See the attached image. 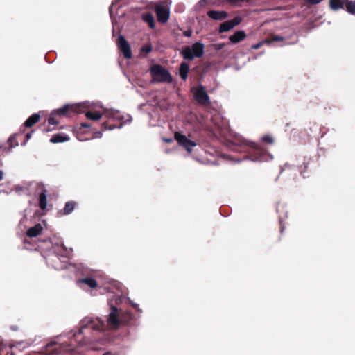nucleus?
Here are the masks:
<instances>
[{"instance_id": "f257e3e1", "label": "nucleus", "mask_w": 355, "mask_h": 355, "mask_svg": "<svg viewBox=\"0 0 355 355\" xmlns=\"http://www.w3.org/2000/svg\"><path fill=\"white\" fill-rule=\"evenodd\" d=\"M125 297L122 295H114L109 299L110 312L106 320L99 318H92L86 317L80 322V329L78 335L83 334L86 329H92L97 331H103L107 329L116 330L123 322V320L119 317V310L114 304L121 303Z\"/></svg>"}, {"instance_id": "f03ea898", "label": "nucleus", "mask_w": 355, "mask_h": 355, "mask_svg": "<svg viewBox=\"0 0 355 355\" xmlns=\"http://www.w3.org/2000/svg\"><path fill=\"white\" fill-rule=\"evenodd\" d=\"M233 144L236 146H248L252 150V152H248L249 155L244 159H249L254 162H263L272 160L273 156L260 147L257 144L247 141L241 135H236L233 140Z\"/></svg>"}, {"instance_id": "7ed1b4c3", "label": "nucleus", "mask_w": 355, "mask_h": 355, "mask_svg": "<svg viewBox=\"0 0 355 355\" xmlns=\"http://www.w3.org/2000/svg\"><path fill=\"white\" fill-rule=\"evenodd\" d=\"M84 106L83 108L89 107L91 106H95L101 108L103 110V115L109 119H112L114 120L122 121L123 124H127L132 121V116L129 114L123 115L119 110L108 109L104 107L103 104L101 102L97 103H83Z\"/></svg>"}, {"instance_id": "20e7f679", "label": "nucleus", "mask_w": 355, "mask_h": 355, "mask_svg": "<svg viewBox=\"0 0 355 355\" xmlns=\"http://www.w3.org/2000/svg\"><path fill=\"white\" fill-rule=\"evenodd\" d=\"M84 106L83 103L78 104H66L60 108L54 110L50 114L48 119V122L51 125L58 124V121L55 119V116H64L68 111L76 113H81Z\"/></svg>"}, {"instance_id": "39448f33", "label": "nucleus", "mask_w": 355, "mask_h": 355, "mask_svg": "<svg viewBox=\"0 0 355 355\" xmlns=\"http://www.w3.org/2000/svg\"><path fill=\"white\" fill-rule=\"evenodd\" d=\"M205 51V45L198 42L191 46H186L182 50V55L184 60H192L196 58H201Z\"/></svg>"}, {"instance_id": "423d86ee", "label": "nucleus", "mask_w": 355, "mask_h": 355, "mask_svg": "<svg viewBox=\"0 0 355 355\" xmlns=\"http://www.w3.org/2000/svg\"><path fill=\"white\" fill-rule=\"evenodd\" d=\"M153 80L159 83H171L172 76L169 71L159 64H153L150 67Z\"/></svg>"}, {"instance_id": "0eeeda50", "label": "nucleus", "mask_w": 355, "mask_h": 355, "mask_svg": "<svg viewBox=\"0 0 355 355\" xmlns=\"http://www.w3.org/2000/svg\"><path fill=\"white\" fill-rule=\"evenodd\" d=\"M192 91L193 93V97L199 105L202 106H207L210 105L211 101L209 96L202 85H200L197 87L193 89Z\"/></svg>"}, {"instance_id": "6e6552de", "label": "nucleus", "mask_w": 355, "mask_h": 355, "mask_svg": "<svg viewBox=\"0 0 355 355\" xmlns=\"http://www.w3.org/2000/svg\"><path fill=\"white\" fill-rule=\"evenodd\" d=\"M155 12L159 22L165 24L168 21L170 16V10L164 3H157L155 6Z\"/></svg>"}, {"instance_id": "1a4fd4ad", "label": "nucleus", "mask_w": 355, "mask_h": 355, "mask_svg": "<svg viewBox=\"0 0 355 355\" xmlns=\"http://www.w3.org/2000/svg\"><path fill=\"white\" fill-rule=\"evenodd\" d=\"M175 139L178 143L184 147L188 153H191L193 147L196 146V143L188 139L184 135L176 132L175 133Z\"/></svg>"}, {"instance_id": "9d476101", "label": "nucleus", "mask_w": 355, "mask_h": 355, "mask_svg": "<svg viewBox=\"0 0 355 355\" xmlns=\"http://www.w3.org/2000/svg\"><path fill=\"white\" fill-rule=\"evenodd\" d=\"M117 45L125 58L130 59L132 58L130 46L125 38L121 35L119 37Z\"/></svg>"}, {"instance_id": "9b49d317", "label": "nucleus", "mask_w": 355, "mask_h": 355, "mask_svg": "<svg viewBox=\"0 0 355 355\" xmlns=\"http://www.w3.org/2000/svg\"><path fill=\"white\" fill-rule=\"evenodd\" d=\"M241 22V18L239 16L235 17L233 19L223 22L219 27V33L227 32Z\"/></svg>"}, {"instance_id": "f8f14e48", "label": "nucleus", "mask_w": 355, "mask_h": 355, "mask_svg": "<svg viewBox=\"0 0 355 355\" xmlns=\"http://www.w3.org/2000/svg\"><path fill=\"white\" fill-rule=\"evenodd\" d=\"M207 16L213 20H224L227 17V13L224 10H209L207 12Z\"/></svg>"}, {"instance_id": "ddd939ff", "label": "nucleus", "mask_w": 355, "mask_h": 355, "mask_svg": "<svg viewBox=\"0 0 355 355\" xmlns=\"http://www.w3.org/2000/svg\"><path fill=\"white\" fill-rule=\"evenodd\" d=\"M77 284L82 287V285H86L90 288H95L97 287L98 283L96 279L92 278V277H85L80 279L77 281Z\"/></svg>"}, {"instance_id": "4468645a", "label": "nucleus", "mask_w": 355, "mask_h": 355, "mask_svg": "<svg viewBox=\"0 0 355 355\" xmlns=\"http://www.w3.org/2000/svg\"><path fill=\"white\" fill-rule=\"evenodd\" d=\"M58 259V257L57 255H53L46 259V263L55 270H62L65 268V265L58 263L57 261Z\"/></svg>"}, {"instance_id": "2eb2a0df", "label": "nucleus", "mask_w": 355, "mask_h": 355, "mask_svg": "<svg viewBox=\"0 0 355 355\" xmlns=\"http://www.w3.org/2000/svg\"><path fill=\"white\" fill-rule=\"evenodd\" d=\"M42 230L43 227L42 225L37 223L27 230L26 235L29 237H36L42 232Z\"/></svg>"}, {"instance_id": "dca6fc26", "label": "nucleus", "mask_w": 355, "mask_h": 355, "mask_svg": "<svg viewBox=\"0 0 355 355\" xmlns=\"http://www.w3.org/2000/svg\"><path fill=\"white\" fill-rule=\"evenodd\" d=\"M245 36L246 35L244 31H236L232 35H230L229 39L231 41V42L236 44L243 40L245 37Z\"/></svg>"}, {"instance_id": "f3484780", "label": "nucleus", "mask_w": 355, "mask_h": 355, "mask_svg": "<svg viewBox=\"0 0 355 355\" xmlns=\"http://www.w3.org/2000/svg\"><path fill=\"white\" fill-rule=\"evenodd\" d=\"M68 140H69V137L67 135L63 133H58L53 135L51 138L50 141L51 143L55 144L67 141Z\"/></svg>"}, {"instance_id": "a211bd4d", "label": "nucleus", "mask_w": 355, "mask_h": 355, "mask_svg": "<svg viewBox=\"0 0 355 355\" xmlns=\"http://www.w3.org/2000/svg\"><path fill=\"white\" fill-rule=\"evenodd\" d=\"M189 71V65L187 62H182L179 69V74L183 80H186Z\"/></svg>"}, {"instance_id": "6ab92c4d", "label": "nucleus", "mask_w": 355, "mask_h": 355, "mask_svg": "<svg viewBox=\"0 0 355 355\" xmlns=\"http://www.w3.org/2000/svg\"><path fill=\"white\" fill-rule=\"evenodd\" d=\"M39 205L42 209H45L47 206V191L44 189L39 196Z\"/></svg>"}, {"instance_id": "aec40b11", "label": "nucleus", "mask_w": 355, "mask_h": 355, "mask_svg": "<svg viewBox=\"0 0 355 355\" xmlns=\"http://www.w3.org/2000/svg\"><path fill=\"white\" fill-rule=\"evenodd\" d=\"M103 115V113L101 114L98 112H93L92 111H87L85 113V116L87 119L94 121H98L99 119H101Z\"/></svg>"}, {"instance_id": "412c9836", "label": "nucleus", "mask_w": 355, "mask_h": 355, "mask_svg": "<svg viewBox=\"0 0 355 355\" xmlns=\"http://www.w3.org/2000/svg\"><path fill=\"white\" fill-rule=\"evenodd\" d=\"M40 118V114H33L30 117H28V119L24 122V125L26 127H31L39 121Z\"/></svg>"}, {"instance_id": "4be33fe9", "label": "nucleus", "mask_w": 355, "mask_h": 355, "mask_svg": "<svg viewBox=\"0 0 355 355\" xmlns=\"http://www.w3.org/2000/svg\"><path fill=\"white\" fill-rule=\"evenodd\" d=\"M142 19L145 22L148 24L149 26L151 28H154V27H155V19H154L153 15L151 13L148 12V13L143 14Z\"/></svg>"}, {"instance_id": "5701e85b", "label": "nucleus", "mask_w": 355, "mask_h": 355, "mask_svg": "<svg viewBox=\"0 0 355 355\" xmlns=\"http://www.w3.org/2000/svg\"><path fill=\"white\" fill-rule=\"evenodd\" d=\"M329 6L331 9L337 10L343 8V0H329Z\"/></svg>"}, {"instance_id": "b1692460", "label": "nucleus", "mask_w": 355, "mask_h": 355, "mask_svg": "<svg viewBox=\"0 0 355 355\" xmlns=\"http://www.w3.org/2000/svg\"><path fill=\"white\" fill-rule=\"evenodd\" d=\"M75 205H76V203L74 202H72V201L67 202L65 204V206L64 207L63 214L65 215H68V214H71L75 208Z\"/></svg>"}, {"instance_id": "393cba45", "label": "nucleus", "mask_w": 355, "mask_h": 355, "mask_svg": "<svg viewBox=\"0 0 355 355\" xmlns=\"http://www.w3.org/2000/svg\"><path fill=\"white\" fill-rule=\"evenodd\" d=\"M346 10L348 13L355 15V1H348L346 4Z\"/></svg>"}, {"instance_id": "a878e982", "label": "nucleus", "mask_w": 355, "mask_h": 355, "mask_svg": "<svg viewBox=\"0 0 355 355\" xmlns=\"http://www.w3.org/2000/svg\"><path fill=\"white\" fill-rule=\"evenodd\" d=\"M9 145L11 148L18 146V141L16 140V135L11 136L8 139Z\"/></svg>"}, {"instance_id": "bb28decb", "label": "nucleus", "mask_w": 355, "mask_h": 355, "mask_svg": "<svg viewBox=\"0 0 355 355\" xmlns=\"http://www.w3.org/2000/svg\"><path fill=\"white\" fill-rule=\"evenodd\" d=\"M26 190V188L25 187L20 186V185H16L12 189V191H15L16 193H20L21 192L24 191Z\"/></svg>"}, {"instance_id": "cd10ccee", "label": "nucleus", "mask_w": 355, "mask_h": 355, "mask_svg": "<svg viewBox=\"0 0 355 355\" xmlns=\"http://www.w3.org/2000/svg\"><path fill=\"white\" fill-rule=\"evenodd\" d=\"M261 139L265 141V142H267V143H269V144H272L274 140H273V138L270 136V135H265L263 136Z\"/></svg>"}, {"instance_id": "c85d7f7f", "label": "nucleus", "mask_w": 355, "mask_h": 355, "mask_svg": "<svg viewBox=\"0 0 355 355\" xmlns=\"http://www.w3.org/2000/svg\"><path fill=\"white\" fill-rule=\"evenodd\" d=\"M207 0H200L196 6V9H200L205 6Z\"/></svg>"}, {"instance_id": "c756f323", "label": "nucleus", "mask_w": 355, "mask_h": 355, "mask_svg": "<svg viewBox=\"0 0 355 355\" xmlns=\"http://www.w3.org/2000/svg\"><path fill=\"white\" fill-rule=\"evenodd\" d=\"M141 51L146 52V53H149L152 51V46L150 45H146L141 48Z\"/></svg>"}, {"instance_id": "7c9ffc66", "label": "nucleus", "mask_w": 355, "mask_h": 355, "mask_svg": "<svg viewBox=\"0 0 355 355\" xmlns=\"http://www.w3.org/2000/svg\"><path fill=\"white\" fill-rule=\"evenodd\" d=\"M284 40V37L282 36L276 35L272 37L271 41L272 42H278V41H282Z\"/></svg>"}, {"instance_id": "2f4dec72", "label": "nucleus", "mask_w": 355, "mask_h": 355, "mask_svg": "<svg viewBox=\"0 0 355 355\" xmlns=\"http://www.w3.org/2000/svg\"><path fill=\"white\" fill-rule=\"evenodd\" d=\"M102 128H103V129L104 130H113V129L115 128L114 127L108 126L107 123H103L102 124Z\"/></svg>"}, {"instance_id": "473e14b6", "label": "nucleus", "mask_w": 355, "mask_h": 355, "mask_svg": "<svg viewBox=\"0 0 355 355\" xmlns=\"http://www.w3.org/2000/svg\"><path fill=\"white\" fill-rule=\"evenodd\" d=\"M305 1L308 2L311 4H318L322 2L323 0H304Z\"/></svg>"}, {"instance_id": "72a5a7b5", "label": "nucleus", "mask_w": 355, "mask_h": 355, "mask_svg": "<svg viewBox=\"0 0 355 355\" xmlns=\"http://www.w3.org/2000/svg\"><path fill=\"white\" fill-rule=\"evenodd\" d=\"M225 44L224 43L216 44L215 47L217 50H220L225 46Z\"/></svg>"}, {"instance_id": "f704fd0d", "label": "nucleus", "mask_w": 355, "mask_h": 355, "mask_svg": "<svg viewBox=\"0 0 355 355\" xmlns=\"http://www.w3.org/2000/svg\"><path fill=\"white\" fill-rule=\"evenodd\" d=\"M184 35L187 37H189L192 35V31L191 30H188L184 32Z\"/></svg>"}, {"instance_id": "c9c22d12", "label": "nucleus", "mask_w": 355, "mask_h": 355, "mask_svg": "<svg viewBox=\"0 0 355 355\" xmlns=\"http://www.w3.org/2000/svg\"><path fill=\"white\" fill-rule=\"evenodd\" d=\"M128 301L134 308L137 309L138 311H140V309L139 308V305L137 304L132 302L129 299Z\"/></svg>"}, {"instance_id": "e433bc0d", "label": "nucleus", "mask_w": 355, "mask_h": 355, "mask_svg": "<svg viewBox=\"0 0 355 355\" xmlns=\"http://www.w3.org/2000/svg\"><path fill=\"white\" fill-rule=\"evenodd\" d=\"M2 166V162H1V159H0V166ZM3 176H4V172L0 169V180H2L3 179Z\"/></svg>"}, {"instance_id": "4c0bfd02", "label": "nucleus", "mask_w": 355, "mask_h": 355, "mask_svg": "<svg viewBox=\"0 0 355 355\" xmlns=\"http://www.w3.org/2000/svg\"><path fill=\"white\" fill-rule=\"evenodd\" d=\"M31 137V132H28L26 135V140L24 142L23 145H26V142L28 141V139H30Z\"/></svg>"}, {"instance_id": "58836bf2", "label": "nucleus", "mask_w": 355, "mask_h": 355, "mask_svg": "<svg viewBox=\"0 0 355 355\" xmlns=\"http://www.w3.org/2000/svg\"><path fill=\"white\" fill-rule=\"evenodd\" d=\"M81 126L83 128H90L91 125L86 123H81Z\"/></svg>"}, {"instance_id": "ea45409f", "label": "nucleus", "mask_w": 355, "mask_h": 355, "mask_svg": "<svg viewBox=\"0 0 355 355\" xmlns=\"http://www.w3.org/2000/svg\"><path fill=\"white\" fill-rule=\"evenodd\" d=\"M102 137V133L101 132H96L95 133V137L100 138Z\"/></svg>"}, {"instance_id": "a19ab883", "label": "nucleus", "mask_w": 355, "mask_h": 355, "mask_svg": "<svg viewBox=\"0 0 355 355\" xmlns=\"http://www.w3.org/2000/svg\"><path fill=\"white\" fill-rule=\"evenodd\" d=\"M261 43H259L254 46H253V48L257 49H259L260 46H261Z\"/></svg>"}, {"instance_id": "79ce46f5", "label": "nucleus", "mask_w": 355, "mask_h": 355, "mask_svg": "<svg viewBox=\"0 0 355 355\" xmlns=\"http://www.w3.org/2000/svg\"><path fill=\"white\" fill-rule=\"evenodd\" d=\"M164 141L166 142H167V143H171L173 141V139H171V138H169V139H164Z\"/></svg>"}, {"instance_id": "37998d69", "label": "nucleus", "mask_w": 355, "mask_h": 355, "mask_svg": "<svg viewBox=\"0 0 355 355\" xmlns=\"http://www.w3.org/2000/svg\"><path fill=\"white\" fill-rule=\"evenodd\" d=\"M112 6L113 5H112L110 8V15H112Z\"/></svg>"}, {"instance_id": "c03bdc74", "label": "nucleus", "mask_w": 355, "mask_h": 355, "mask_svg": "<svg viewBox=\"0 0 355 355\" xmlns=\"http://www.w3.org/2000/svg\"><path fill=\"white\" fill-rule=\"evenodd\" d=\"M127 315H128L129 318H131V316H132L131 314L128 312H127Z\"/></svg>"}, {"instance_id": "a18cd8bd", "label": "nucleus", "mask_w": 355, "mask_h": 355, "mask_svg": "<svg viewBox=\"0 0 355 355\" xmlns=\"http://www.w3.org/2000/svg\"><path fill=\"white\" fill-rule=\"evenodd\" d=\"M283 230H284V227L282 225L281 226V232H283Z\"/></svg>"}, {"instance_id": "49530a36", "label": "nucleus", "mask_w": 355, "mask_h": 355, "mask_svg": "<svg viewBox=\"0 0 355 355\" xmlns=\"http://www.w3.org/2000/svg\"><path fill=\"white\" fill-rule=\"evenodd\" d=\"M121 127H122V124H121V125H120L118 128H121Z\"/></svg>"}]
</instances>
